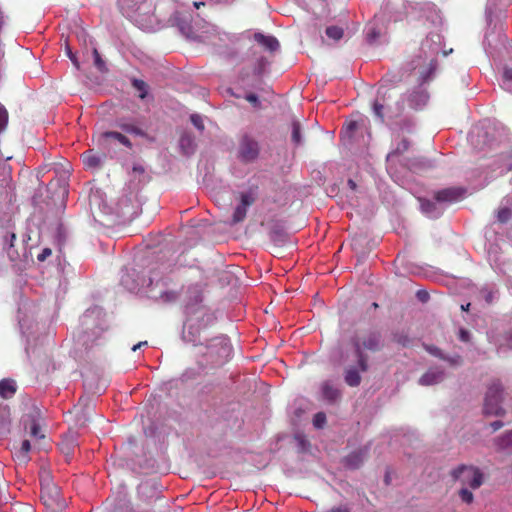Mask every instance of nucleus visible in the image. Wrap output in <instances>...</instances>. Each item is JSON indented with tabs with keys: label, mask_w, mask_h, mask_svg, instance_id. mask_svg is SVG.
Segmentation results:
<instances>
[{
	"label": "nucleus",
	"mask_w": 512,
	"mask_h": 512,
	"mask_svg": "<svg viewBox=\"0 0 512 512\" xmlns=\"http://www.w3.org/2000/svg\"><path fill=\"white\" fill-rule=\"evenodd\" d=\"M205 352L198 358L197 364L202 369H216L226 364L232 355V345L226 335L205 339Z\"/></svg>",
	"instance_id": "1"
},
{
	"label": "nucleus",
	"mask_w": 512,
	"mask_h": 512,
	"mask_svg": "<svg viewBox=\"0 0 512 512\" xmlns=\"http://www.w3.org/2000/svg\"><path fill=\"white\" fill-rule=\"evenodd\" d=\"M216 316L209 309H198L188 314L182 329V340L193 345H203L205 333L215 324Z\"/></svg>",
	"instance_id": "2"
},
{
	"label": "nucleus",
	"mask_w": 512,
	"mask_h": 512,
	"mask_svg": "<svg viewBox=\"0 0 512 512\" xmlns=\"http://www.w3.org/2000/svg\"><path fill=\"white\" fill-rule=\"evenodd\" d=\"M354 355L357 359V365L362 372H367L369 369V357L367 351L375 353L384 348V338L380 330H369L365 335H354L350 339Z\"/></svg>",
	"instance_id": "3"
},
{
	"label": "nucleus",
	"mask_w": 512,
	"mask_h": 512,
	"mask_svg": "<svg viewBox=\"0 0 512 512\" xmlns=\"http://www.w3.org/2000/svg\"><path fill=\"white\" fill-rule=\"evenodd\" d=\"M505 387L500 379H492L487 385L483 397L482 415L484 417H499L506 416L507 411L503 406L505 401Z\"/></svg>",
	"instance_id": "4"
},
{
	"label": "nucleus",
	"mask_w": 512,
	"mask_h": 512,
	"mask_svg": "<svg viewBox=\"0 0 512 512\" xmlns=\"http://www.w3.org/2000/svg\"><path fill=\"white\" fill-rule=\"evenodd\" d=\"M16 234L14 232H7L3 236V250L11 262L19 266V269H25L30 262H33L31 255V248L22 245L20 249L15 248Z\"/></svg>",
	"instance_id": "5"
},
{
	"label": "nucleus",
	"mask_w": 512,
	"mask_h": 512,
	"mask_svg": "<svg viewBox=\"0 0 512 512\" xmlns=\"http://www.w3.org/2000/svg\"><path fill=\"white\" fill-rule=\"evenodd\" d=\"M441 36L439 33L430 32L422 42L419 54L408 63L410 71L421 67L432 57L437 56L440 51Z\"/></svg>",
	"instance_id": "6"
},
{
	"label": "nucleus",
	"mask_w": 512,
	"mask_h": 512,
	"mask_svg": "<svg viewBox=\"0 0 512 512\" xmlns=\"http://www.w3.org/2000/svg\"><path fill=\"white\" fill-rule=\"evenodd\" d=\"M450 475L454 481H462L472 489H477L483 484L484 475L478 467L461 464L454 468Z\"/></svg>",
	"instance_id": "7"
},
{
	"label": "nucleus",
	"mask_w": 512,
	"mask_h": 512,
	"mask_svg": "<svg viewBox=\"0 0 512 512\" xmlns=\"http://www.w3.org/2000/svg\"><path fill=\"white\" fill-rule=\"evenodd\" d=\"M259 142L248 133H244L238 142L237 158L244 164L254 163L260 155Z\"/></svg>",
	"instance_id": "8"
},
{
	"label": "nucleus",
	"mask_w": 512,
	"mask_h": 512,
	"mask_svg": "<svg viewBox=\"0 0 512 512\" xmlns=\"http://www.w3.org/2000/svg\"><path fill=\"white\" fill-rule=\"evenodd\" d=\"M411 146V142L407 138H403L395 149L388 153L386 156L387 171L395 180H400L401 170L400 163H402V155L408 151Z\"/></svg>",
	"instance_id": "9"
},
{
	"label": "nucleus",
	"mask_w": 512,
	"mask_h": 512,
	"mask_svg": "<svg viewBox=\"0 0 512 512\" xmlns=\"http://www.w3.org/2000/svg\"><path fill=\"white\" fill-rule=\"evenodd\" d=\"M140 211L138 201L126 195L120 197L116 204V213L123 222L132 221Z\"/></svg>",
	"instance_id": "10"
},
{
	"label": "nucleus",
	"mask_w": 512,
	"mask_h": 512,
	"mask_svg": "<svg viewBox=\"0 0 512 512\" xmlns=\"http://www.w3.org/2000/svg\"><path fill=\"white\" fill-rule=\"evenodd\" d=\"M267 225L269 238L276 246H283L290 240L286 221L271 219Z\"/></svg>",
	"instance_id": "11"
},
{
	"label": "nucleus",
	"mask_w": 512,
	"mask_h": 512,
	"mask_svg": "<svg viewBox=\"0 0 512 512\" xmlns=\"http://www.w3.org/2000/svg\"><path fill=\"white\" fill-rule=\"evenodd\" d=\"M256 198V192L252 188L240 194V203L233 212L231 224H237L245 219L247 208L256 201Z\"/></svg>",
	"instance_id": "12"
},
{
	"label": "nucleus",
	"mask_w": 512,
	"mask_h": 512,
	"mask_svg": "<svg viewBox=\"0 0 512 512\" xmlns=\"http://www.w3.org/2000/svg\"><path fill=\"white\" fill-rule=\"evenodd\" d=\"M434 167L433 161L424 158V157H412V158H403L402 163H400L401 176L404 171L410 173H419L422 171H426L432 169Z\"/></svg>",
	"instance_id": "13"
},
{
	"label": "nucleus",
	"mask_w": 512,
	"mask_h": 512,
	"mask_svg": "<svg viewBox=\"0 0 512 512\" xmlns=\"http://www.w3.org/2000/svg\"><path fill=\"white\" fill-rule=\"evenodd\" d=\"M191 20V14L183 11H175L169 19L171 24L176 26L179 32L187 38H191L194 34Z\"/></svg>",
	"instance_id": "14"
},
{
	"label": "nucleus",
	"mask_w": 512,
	"mask_h": 512,
	"mask_svg": "<svg viewBox=\"0 0 512 512\" xmlns=\"http://www.w3.org/2000/svg\"><path fill=\"white\" fill-rule=\"evenodd\" d=\"M465 193L466 189L464 188L448 187L435 192L433 199L438 202L440 206H443V204H450L460 200Z\"/></svg>",
	"instance_id": "15"
},
{
	"label": "nucleus",
	"mask_w": 512,
	"mask_h": 512,
	"mask_svg": "<svg viewBox=\"0 0 512 512\" xmlns=\"http://www.w3.org/2000/svg\"><path fill=\"white\" fill-rule=\"evenodd\" d=\"M112 125L125 133L148 138V134L139 126V122L134 118L117 117Z\"/></svg>",
	"instance_id": "16"
},
{
	"label": "nucleus",
	"mask_w": 512,
	"mask_h": 512,
	"mask_svg": "<svg viewBox=\"0 0 512 512\" xmlns=\"http://www.w3.org/2000/svg\"><path fill=\"white\" fill-rule=\"evenodd\" d=\"M119 6L127 16L136 13L147 14L151 8V4L147 0H119Z\"/></svg>",
	"instance_id": "17"
},
{
	"label": "nucleus",
	"mask_w": 512,
	"mask_h": 512,
	"mask_svg": "<svg viewBox=\"0 0 512 512\" xmlns=\"http://www.w3.org/2000/svg\"><path fill=\"white\" fill-rule=\"evenodd\" d=\"M203 301V293L197 287H189L187 291V301L185 305V313L186 315L195 313L198 309H207L204 305H202Z\"/></svg>",
	"instance_id": "18"
},
{
	"label": "nucleus",
	"mask_w": 512,
	"mask_h": 512,
	"mask_svg": "<svg viewBox=\"0 0 512 512\" xmlns=\"http://www.w3.org/2000/svg\"><path fill=\"white\" fill-rule=\"evenodd\" d=\"M421 15L420 17L424 19L426 22L430 23L431 26L438 28L442 26V17L440 11L436 8V6L432 3H425L420 8Z\"/></svg>",
	"instance_id": "19"
},
{
	"label": "nucleus",
	"mask_w": 512,
	"mask_h": 512,
	"mask_svg": "<svg viewBox=\"0 0 512 512\" xmlns=\"http://www.w3.org/2000/svg\"><path fill=\"white\" fill-rule=\"evenodd\" d=\"M429 93L423 84H418L408 96V104L413 109H418L427 104Z\"/></svg>",
	"instance_id": "20"
},
{
	"label": "nucleus",
	"mask_w": 512,
	"mask_h": 512,
	"mask_svg": "<svg viewBox=\"0 0 512 512\" xmlns=\"http://www.w3.org/2000/svg\"><path fill=\"white\" fill-rule=\"evenodd\" d=\"M179 149L183 156L190 157L197 150L195 136L191 131L184 130L179 138Z\"/></svg>",
	"instance_id": "21"
},
{
	"label": "nucleus",
	"mask_w": 512,
	"mask_h": 512,
	"mask_svg": "<svg viewBox=\"0 0 512 512\" xmlns=\"http://www.w3.org/2000/svg\"><path fill=\"white\" fill-rule=\"evenodd\" d=\"M110 140H116L125 147L132 149L133 145L129 138L118 131L102 132L98 137V144L102 147H106Z\"/></svg>",
	"instance_id": "22"
},
{
	"label": "nucleus",
	"mask_w": 512,
	"mask_h": 512,
	"mask_svg": "<svg viewBox=\"0 0 512 512\" xmlns=\"http://www.w3.org/2000/svg\"><path fill=\"white\" fill-rule=\"evenodd\" d=\"M421 211L430 218H438L442 215L444 207L434 199L420 198Z\"/></svg>",
	"instance_id": "23"
},
{
	"label": "nucleus",
	"mask_w": 512,
	"mask_h": 512,
	"mask_svg": "<svg viewBox=\"0 0 512 512\" xmlns=\"http://www.w3.org/2000/svg\"><path fill=\"white\" fill-rule=\"evenodd\" d=\"M321 394L322 398L326 400L329 404H335L338 402L342 393L337 387H335L331 381H324L321 385Z\"/></svg>",
	"instance_id": "24"
},
{
	"label": "nucleus",
	"mask_w": 512,
	"mask_h": 512,
	"mask_svg": "<svg viewBox=\"0 0 512 512\" xmlns=\"http://www.w3.org/2000/svg\"><path fill=\"white\" fill-rule=\"evenodd\" d=\"M445 378V372L443 369H429L419 379V384L422 386L435 385L442 382Z\"/></svg>",
	"instance_id": "25"
},
{
	"label": "nucleus",
	"mask_w": 512,
	"mask_h": 512,
	"mask_svg": "<svg viewBox=\"0 0 512 512\" xmlns=\"http://www.w3.org/2000/svg\"><path fill=\"white\" fill-rule=\"evenodd\" d=\"M365 456L366 451L363 449L352 451L343 459V465L350 470L359 469L364 462Z\"/></svg>",
	"instance_id": "26"
},
{
	"label": "nucleus",
	"mask_w": 512,
	"mask_h": 512,
	"mask_svg": "<svg viewBox=\"0 0 512 512\" xmlns=\"http://www.w3.org/2000/svg\"><path fill=\"white\" fill-rule=\"evenodd\" d=\"M161 491L158 490L156 483L152 481H145L139 484L138 486V494L140 497L145 500L149 499H157L159 498Z\"/></svg>",
	"instance_id": "27"
},
{
	"label": "nucleus",
	"mask_w": 512,
	"mask_h": 512,
	"mask_svg": "<svg viewBox=\"0 0 512 512\" xmlns=\"http://www.w3.org/2000/svg\"><path fill=\"white\" fill-rule=\"evenodd\" d=\"M253 39L272 53L278 51L280 48L279 41L274 36L256 32L253 35Z\"/></svg>",
	"instance_id": "28"
},
{
	"label": "nucleus",
	"mask_w": 512,
	"mask_h": 512,
	"mask_svg": "<svg viewBox=\"0 0 512 512\" xmlns=\"http://www.w3.org/2000/svg\"><path fill=\"white\" fill-rule=\"evenodd\" d=\"M497 451L512 453V430H508L494 439Z\"/></svg>",
	"instance_id": "29"
},
{
	"label": "nucleus",
	"mask_w": 512,
	"mask_h": 512,
	"mask_svg": "<svg viewBox=\"0 0 512 512\" xmlns=\"http://www.w3.org/2000/svg\"><path fill=\"white\" fill-rule=\"evenodd\" d=\"M291 129V142L295 147H299L303 144V126L301 122L293 117L290 124Z\"/></svg>",
	"instance_id": "30"
},
{
	"label": "nucleus",
	"mask_w": 512,
	"mask_h": 512,
	"mask_svg": "<svg viewBox=\"0 0 512 512\" xmlns=\"http://www.w3.org/2000/svg\"><path fill=\"white\" fill-rule=\"evenodd\" d=\"M10 408L7 405H0V439L10 432Z\"/></svg>",
	"instance_id": "31"
},
{
	"label": "nucleus",
	"mask_w": 512,
	"mask_h": 512,
	"mask_svg": "<svg viewBox=\"0 0 512 512\" xmlns=\"http://www.w3.org/2000/svg\"><path fill=\"white\" fill-rule=\"evenodd\" d=\"M271 62L268 60L266 56H260L257 58L252 72L255 77L259 79V83H262V77L269 72Z\"/></svg>",
	"instance_id": "32"
},
{
	"label": "nucleus",
	"mask_w": 512,
	"mask_h": 512,
	"mask_svg": "<svg viewBox=\"0 0 512 512\" xmlns=\"http://www.w3.org/2000/svg\"><path fill=\"white\" fill-rule=\"evenodd\" d=\"M360 372H362L357 365V367H349L345 370L344 373V381L345 383L350 387H357L361 383V375Z\"/></svg>",
	"instance_id": "33"
},
{
	"label": "nucleus",
	"mask_w": 512,
	"mask_h": 512,
	"mask_svg": "<svg viewBox=\"0 0 512 512\" xmlns=\"http://www.w3.org/2000/svg\"><path fill=\"white\" fill-rule=\"evenodd\" d=\"M387 99V91H384L381 87L377 92V98L373 103V111L377 118L380 119L381 122H384V104Z\"/></svg>",
	"instance_id": "34"
},
{
	"label": "nucleus",
	"mask_w": 512,
	"mask_h": 512,
	"mask_svg": "<svg viewBox=\"0 0 512 512\" xmlns=\"http://www.w3.org/2000/svg\"><path fill=\"white\" fill-rule=\"evenodd\" d=\"M16 383L13 379H2L0 381V396L4 399L11 398L16 393Z\"/></svg>",
	"instance_id": "35"
},
{
	"label": "nucleus",
	"mask_w": 512,
	"mask_h": 512,
	"mask_svg": "<svg viewBox=\"0 0 512 512\" xmlns=\"http://www.w3.org/2000/svg\"><path fill=\"white\" fill-rule=\"evenodd\" d=\"M393 127L399 132L411 133L414 130L415 122L411 117H403L394 121Z\"/></svg>",
	"instance_id": "36"
},
{
	"label": "nucleus",
	"mask_w": 512,
	"mask_h": 512,
	"mask_svg": "<svg viewBox=\"0 0 512 512\" xmlns=\"http://www.w3.org/2000/svg\"><path fill=\"white\" fill-rule=\"evenodd\" d=\"M473 137L477 138V144L482 143L483 146H490L494 141V137L491 135L489 128L487 127L477 129V132Z\"/></svg>",
	"instance_id": "37"
},
{
	"label": "nucleus",
	"mask_w": 512,
	"mask_h": 512,
	"mask_svg": "<svg viewBox=\"0 0 512 512\" xmlns=\"http://www.w3.org/2000/svg\"><path fill=\"white\" fill-rule=\"evenodd\" d=\"M437 69V59L436 56L432 57L429 60V68L421 74L419 78V83L425 85L427 82L433 79L435 72Z\"/></svg>",
	"instance_id": "38"
},
{
	"label": "nucleus",
	"mask_w": 512,
	"mask_h": 512,
	"mask_svg": "<svg viewBox=\"0 0 512 512\" xmlns=\"http://www.w3.org/2000/svg\"><path fill=\"white\" fill-rule=\"evenodd\" d=\"M35 365L37 369L42 373H49L50 371L55 370V364L53 363L52 359L46 354L40 357L36 361Z\"/></svg>",
	"instance_id": "39"
},
{
	"label": "nucleus",
	"mask_w": 512,
	"mask_h": 512,
	"mask_svg": "<svg viewBox=\"0 0 512 512\" xmlns=\"http://www.w3.org/2000/svg\"><path fill=\"white\" fill-rule=\"evenodd\" d=\"M83 162L88 168L97 169L101 167L103 157L91 154V151H88L83 155Z\"/></svg>",
	"instance_id": "40"
},
{
	"label": "nucleus",
	"mask_w": 512,
	"mask_h": 512,
	"mask_svg": "<svg viewBox=\"0 0 512 512\" xmlns=\"http://www.w3.org/2000/svg\"><path fill=\"white\" fill-rule=\"evenodd\" d=\"M293 438L299 453H307L310 451L311 444L303 433H295Z\"/></svg>",
	"instance_id": "41"
},
{
	"label": "nucleus",
	"mask_w": 512,
	"mask_h": 512,
	"mask_svg": "<svg viewBox=\"0 0 512 512\" xmlns=\"http://www.w3.org/2000/svg\"><path fill=\"white\" fill-rule=\"evenodd\" d=\"M207 369L200 368V365L197 364V368H188L186 369L180 376L179 380L182 383L188 382L190 380H194L199 377L204 371Z\"/></svg>",
	"instance_id": "42"
},
{
	"label": "nucleus",
	"mask_w": 512,
	"mask_h": 512,
	"mask_svg": "<svg viewBox=\"0 0 512 512\" xmlns=\"http://www.w3.org/2000/svg\"><path fill=\"white\" fill-rule=\"evenodd\" d=\"M148 293H149V295H148L149 298H152L155 300L161 299L163 302H172V301H175L178 297V294L174 291L161 290L160 294L157 295V294L153 293L152 290H149Z\"/></svg>",
	"instance_id": "43"
},
{
	"label": "nucleus",
	"mask_w": 512,
	"mask_h": 512,
	"mask_svg": "<svg viewBox=\"0 0 512 512\" xmlns=\"http://www.w3.org/2000/svg\"><path fill=\"white\" fill-rule=\"evenodd\" d=\"M393 342L399 344L402 347H408L412 343V339L404 331H394L391 334Z\"/></svg>",
	"instance_id": "44"
},
{
	"label": "nucleus",
	"mask_w": 512,
	"mask_h": 512,
	"mask_svg": "<svg viewBox=\"0 0 512 512\" xmlns=\"http://www.w3.org/2000/svg\"><path fill=\"white\" fill-rule=\"evenodd\" d=\"M381 31L379 28H377L374 24L370 25L367 28L365 40L369 45H373L376 43L377 39L380 37Z\"/></svg>",
	"instance_id": "45"
},
{
	"label": "nucleus",
	"mask_w": 512,
	"mask_h": 512,
	"mask_svg": "<svg viewBox=\"0 0 512 512\" xmlns=\"http://www.w3.org/2000/svg\"><path fill=\"white\" fill-rule=\"evenodd\" d=\"M325 33L328 38L338 41L343 37L344 30L339 26L332 25L326 28Z\"/></svg>",
	"instance_id": "46"
},
{
	"label": "nucleus",
	"mask_w": 512,
	"mask_h": 512,
	"mask_svg": "<svg viewBox=\"0 0 512 512\" xmlns=\"http://www.w3.org/2000/svg\"><path fill=\"white\" fill-rule=\"evenodd\" d=\"M132 86L139 91V97L144 99L147 96L149 86L141 79L133 78Z\"/></svg>",
	"instance_id": "47"
},
{
	"label": "nucleus",
	"mask_w": 512,
	"mask_h": 512,
	"mask_svg": "<svg viewBox=\"0 0 512 512\" xmlns=\"http://www.w3.org/2000/svg\"><path fill=\"white\" fill-rule=\"evenodd\" d=\"M92 54L94 58V66L97 68V70L101 73H107L108 68L106 66L105 61L102 59L99 51L96 48H94Z\"/></svg>",
	"instance_id": "48"
},
{
	"label": "nucleus",
	"mask_w": 512,
	"mask_h": 512,
	"mask_svg": "<svg viewBox=\"0 0 512 512\" xmlns=\"http://www.w3.org/2000/svg\"><path fill=\"white\" fill-rule=\"evenodd\" d=\"M94 339H90V334L87 330H84L79 335V340L82 341V344L86 347V349L92 347L94 341L100 336L99 331H93Z\"/></svg>",
	"instance_id": "49"
},
{
	"label": "nucleus",
	"mask_w": 512,
	"mask_h": 512,
	"mask_svg": "<svg viewBox=\"0 0 512 512\" xmlns=\"http://www.w3.org/2000/svg\"><path fill=\"white\" fill-rule=\"evenodd\" d=\"M496 217L498 222L507 223L512 217V210L509 207H502L497 211Z\"/></svg>",
	"instance_id": "50"
},
{
	"label": "nucleus",
	"mask_w": 512,
	"mask_h": 512,
	"mask_svg": "<svg viewBox=\"0 0 512 512\" xmlns=\"http://www.w3.org/2000/svg\"><path fill=\"white\" fill-rule=\"evenodd\" d=\"M422 346L432 356L437 357L439 359L444 358V353L439 347L427 343H423Z\"/></svg>",
	"instance_id": "51"
},
{
	"label": "nucleus",
	"mask_w": 512,
	"mask_h": 512,
	"mask_svg": "<svg viewBox=\"0 0 512 512\" xmlns=\"http://www.w3.org/2000/svg\"><path fill=\"white\" fill-rule=\"evenodd\" d=\"M9 114L7 109L0 104V134L6 129L8 124Z\"/></svg>",
	"instance_id": "52"
},
{
	"label": "nucleus",
	"mask_w": 512,
	"mask_h": 512,
	"mask_svg": "<svg viewBox=\"0 0 512 512\" xmlns=\"http://www.w3.org/2000/svg\"><path fill=\"white\" fill-rule=\"evenodd\" d=\"M327 418L324 412H318L314 415L313 425L317 429H321L326 424Z\"/></svg>",
	"instance_id": "53"
},
{
	"label": "nucleus",
	"mask_w": 512,
	"mask_h": 512,
	"mask_svg": "<svg viewBox=\"0 0 512 512\" xmlns=\"http://www.w3.org/2000/svg\"><path fill=\"white\" fill-rule=\"evenodd\" d=\"M66 54L68 56V58L71 60V62L73 63L74 67L77 69V70H80L81 69V66H80V62L76 56V53H74L70 47V45L66 42Z\"/></svg>",
	"instance_id": "54"
},
{
	"label": "nucleus",
	"mask_w": 512,
	"mask_h": 512,
	"mask_svg": "<svg viewBox=\"0 0 512 512\" xmlns=\"http://www.w3.org/2000/svg\"><path fill=\"white\" fill-rule=\"evenodd\" d=\"M459 496L461 500L467 504H471L474 500L473 493L467 488H461L459 490Z\"/></svg>",
	"instance_id": "55"
},
{
	"label": "nucleus",
	"mask_w": 512,
	"mask_h": 512,
	"mask_svg": "<svg viewBox=\"0 0 512 512\" xmlns=\"http://www.w3.org/2000/svg\"><path fill=\"white\" fill-rule=\"evenodd\" d=\"M243 97L252 104L254 108L260 109L261 108V101L259 100V97L252 92L246 93L243 95Z\"/></svg>",
	"instance_id": "56"
},
{
	"label": "nucleus",
	"mask_w": 512,
	"mask_h": 512,
	"mask_svg": "<svg viewBox=\"0 0 512 512\" xmlns=\"http://www.w3.org/2000/svg\"><path fill=\"white\" fill-rule=\"evenodd\" d=\"M190 121L197 130H199L200 132L204 131L205 126L202 117L199 114H192L190 116Z\"/></svg>",
	"instance_id": "57"
},
{
	"label": "nucleus",
	"mask_w": 512,
	"mask_h": 512,
	"mask_svg": "<svg viewBox=\"0 0 512 512\" xmlns=\"http://www.w3.org/2000/svg\"><path fill=\"white\" fill-rule=\"evenodd\" d=\"M441 360L448 362L451 366H460L463 363V359L460 355L447 356L444 354V358Z\"/></svg>",
	"instance_id": "58"
},
{
	"label": "nucleus",
	"mask_w": 512,
	"mask_h": 512,
	"mask_svg": "<svg viewBox=\"0 0 512 512\" xmlns=\"http://www.w3.org/2000/svg\"><path fill=\"white\" fill-rule=\"evenodd\" d=\"M327 512H352V510L347 504H341V505L332 507Z\"/></svg>",
	"instance_id": "59"
},
{
	"label": "nucleus",
	"mask_w": 512,
	"mask_h": 512,
	"mask_svg": "<svg viewBox=\"0 0 512 512\" xmlns=\"http://www.w3.org/2000/svg\"><path fill=\"white\" fill-rule=\"evenodd\" d=\"M458 335H459V339L463 342H469L471 339L470 332L465 328H460Z\"/></svg>",
	"instance_id": "60"
},
{
	"label": "nucleus",
	"mask_w": 512,
	"mask_h": 512,
	"mask_svg": "<svg viewBox=\"0 0 512 512\" xmlns=\"http://www.w3.org/2000/svg\"><path fill=\"white\" fill-rule=\"evenodd\" d=\"M416 297L420 302L426 303L429 300L430 295L426 290H418Z\"/></svg>",
	"instance_id": "61"
},
{
	"label": "nucleus",
	"mask_w": 512,
	"mask_h": 512,
	"mask_svg": "<svg viewBox=\"0 0 512 512\" xmlns=\"http://www.w3.org/2000/svg\"><path fill=\"white\" fill-rule=\"evenodd\" d=\"M128 278H129V274L128 273L124 274L121 277V283L130 290L135 289L138 284L134 283V281L131 284H129Z\"/></svg>",
	"instance_id": "62"
},
{
	"label": "nucleus",
	"mask_w": 512,
	"mask_h": 512,
	"mask_svg": "<svg viewBox=\"0 0 512 512\" xmlns=\"http://www.w3.org/2000/svg\"><path fill=\"white\" fill-rule=\"evenodd\" d=\"M52 254V251L50 248H44L40 254H38L37 256V259L40 261V262H43L45 261L49 256H51Z\"/></svg>",
	"instance_id": "63"
},
{
	"label": "nucleus",
	"mask_w": 512,
	"mask_h": 512,
	"mask_svg": "<svg viewBox=\"0 0 512 512\" xmlns=\"http://www.w3.org/2000/svg\"><path fill=\"white\" fill-rule=\"evenodd\" d=\"M358 128V123L356 121H351L346 127V134L350 137L354 131Z\"/></svg>",
	"instance_id": "64"
}]
</instances>
